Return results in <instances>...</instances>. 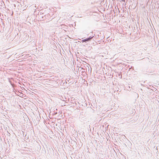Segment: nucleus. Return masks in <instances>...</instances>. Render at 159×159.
Returning a JSON list of instances; mask_svg holds the SVG:
<instances>
[{
	"instance_id": "1",
	"label": "nucleus",
	"mask_w": 159,
	"mask_h": 159,
	"mask_svg": "<svg viewBox=\"0 0 159 159\" xmlns=\"http://www.w3.org/2000/svg\"><path fill=\"white\" fill-rule=\"evenodd\" d=\"M91 38H88V39H83V40H82V41L83 42H85V41H88L89 40H90V39H91Z\"/></svg>"
}]
</instances>
